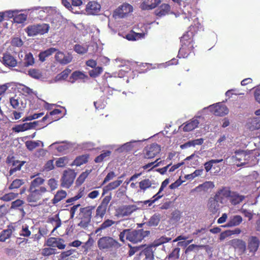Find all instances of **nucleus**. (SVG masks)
<instances>
[{"label": "nucleus", "mask_w": 260, "mask_h": 260, "mask_svg": "<svg viewBox=\"0 0 260 260\" xmlns=\"http://www.w3.org/2000/svg\"><path fill=\"white\" fill-rule=\"evenodd\" d=\"M29 190L30 193L27 197V201L29 203H37L39 200L41 199V198L34 189Z\"/></svg>", "instance_id": "ea45409f"}, {"label": "nucleus", "mask_w": 260, "mask_h": 260, "mask_svg": "<svg viewBox=\"0 0 260 260\" xmlns=\"http://www.w3.org/2000/svg\"><path fill=\"white\" fill-rule=\"evenodd\" d=\"M55 253V249L52 248H45L41 251L42 255L47 256Z\"/></svg>", "instance_id": "e2e57ef3"}, {"label": "nucleus", "mask_w": 260, "mask_h": 260, "mask_svg": "<svg viewBox=\"0 0 260 260\" xmlns=\"http://www.w3.org/2000/svg\"><path fill=\"white\" fill-rule=\"evenodd\" d=\"M230 244L242 253L246 250V243L242 240L238 239L232 240L230 241Z\"/></svg>", "instance_id": "412c9836"}, {"label": "nucleus", "mask_w": 260, "mask_h": 260, "mask_svg": "<svg viewBox=\"0 0 260 260\" xmlns=\"http://www.w3.org/2000/svg\"><path fill=\"white\" fill-rule=\"evenodd\" d=\"M160 151L159 145L153 143L147 146L144 149V158L150 159L154 157Z\"/></svg>", "instance_id": "9b49d317"}, {"label": "nucleus", "mask_w": 260, "mask_h": 260, "mask_svg": "<svg viewBox=\"0 0 260 260\" xmlns=\"http://www.w3.org/2000/svg\"><path fill=\"white\" fill-rule=\"evenodd\" d=\"M250 158V151L237 150L232 156L226 157L224 161L226 165H236L237 166L245 165L248 163Z\"/></svg>", "instance_id": "f257e3e1"}, {"label": "nucleus", "mask_w": 260, "mask_h": 260, "mask_svg": "<svg viewBox=\"0 0 260 260\" xmlns=\"http://www.w3.org/2000/svg\"><path fill=\"white\" fill-rule=\"evenodd\" d=\"M25 183V180L22 179H16L14 180L9 186L10 190L17 189Z\"/></svg>", "instance_id": "c03bdc74"}, {"label": "nucleus", "mask_w": 260, "mask_h": 260, "mask_svg": "<svg viewBox=\"0 0 260 260\" xmlns=\"http://www.w3.org/2000/svg\"><path fill=\"white\" fill-rule=\"evenodd\" d=\"M56 51L57 49L54 48H50L44 51L41 52L39 54V60L42 62L44 61L46 57L50 56Z\"/></svg>", "instance_id": "c9c22d12"}, {"label": "nucleus", "mask_w": 260, "mask_h": 260, "mask_svg": "<svg viewBox=\"0 0 260 260\" xmlns=\"http://www.w3.org/2000/svg\"><path fill=\"white\" fill-rule=\"evenodd\" d=\"M94 208V206H89L80 209L79 218L80 221L78 223V226L82 228H86L89 225Z\"/></svg>", "instance_id": "f03ea898"}, {"label": "nucleus", "mask_w": 260, "mask_h": 260, "mask_svg": "<svg viewBox=\"0 0 260 260\" xmlns=\"http://www.w3.org/2000/svg\"><path fill=\"white\" fill-rule=\"evenodd\" d=\"M27 18V15L24 14L16 13L14 17V22L17 23H22L26 20Z\"/></svg>", "instance_id": "864d4df0"}, {"label": "nucleus", "mask_w": 260, "mask_h": 260, "mask_svg": "<svg viewBox=\"0 0 260 260\" xmlns=\"http://www.w3.org/2000/svg\"><path fill=\"white\" fill-rule=\"evenodd\" d=\"M160 220V215L158 214H154L149 219V221L147 222V224L150 226H157Z\"/></svg>", "instance_id": "58836bf2"}, {"label": "nucleus", "mask_w": 260, "mask_h": 260, "mask_svg": "<svg viewBox=\"0 0 260 260\" xmlns=\"http://www.w3.org/2000/svg\"><path fill=\"white\" fill-rule=\"evenodd\" d=\"M55 247H57L59 249H63L66 247L64 243V240L62 239H56L55 241Z\"/></svg>", "instance_id": "774afa93"}, {"label": "nucleus", "mask_w": 260, "mask_h": 260, "mask_svg": "<svg viewBox=\"0 0 260 260\" xmlns=\"http://www.w3.org/2000/svg\"><path fill=\"white\" fill-rule=\"evenodd\" d=\"M19 11L17 10H8L4 12H3L4 14V17H7L9 18H13V20H14V17L16 13H18Z\"/></svg>", "instance_id": "0e129e2a"}, {"label": "nucleus", "mask_w": 260, "mask_h": 260, "mask_svg": "<svg viewBox=\"0 0 260 260\" xmlns=\"http://www.w3.org/2000/svg\"><path fill=\"white\" fill-rule=\"evenodd\" d=\"M18 194L14 192L6 193L0 198V200L5 202H9L18 197Z\"/></svg>", "instance_id": "3c124183"}, {"label": "nucleus", "mask_w": 260, "mask_h": 260, "mask_svg": "<svg viewBox=\"0 0 260 260\" xmlns=\"http://www.w3.org/2000/svg\"><path fill=\"white\" fill-rule=\"evenodd\" d=\"M35 63V59L31 53H26L24 59V66L27 67Z\"/></svg>", "instance_id": "37998d69"}, {"label": "nucleus", "mask_w": 260, "mask_h": 260, "mask_svg": "<svg viewBox=\"0 0 260 260\" xmlns=\"http://www.w3.org/2000/svg\"><path fill=\"white\" fill-rule=\"evenodd\" d=\"M180 249L178 247L174 248L172 252L168 255V257L174 259H178L180 255Z\"/></svg>", "instance_id": "69168bd1"}, {"label": "nucleus", "mask_w": 260, "mask_h": 260, "mask_svg": "<svg viewBox=\"0 0 260 260\" xmlns=\"http://www.w3.org/2000/svg\"><path fill=\"white\" fill-rule=\"evenodd\" d=\"M192 32H186L183 36L181 38L180 42L182 43V47L179 50V53L183 51L186 46H188L192 41Z\"/></svg>", "instance_id": "393cba45"}, {"label": "nucleus", "mask_w": 260, "mask_h": 260, "mask_svg": "<svg viewBox=\"0 0 260 260\" xmlns=\"http://www.w3.org/2000/svg\"><path fill=\"white\" fill-rule=\"evenodd\" d=\"M68 162V158L66 156H63L61 157L58 158L56 162V165L58 167H64Z\"/></svg>", "instance_id": "13d9d810"}, {"label": "nucleus", "mask_w": 260, "mask_h": 260, "mask_svg": "<svg viewBox=\"0 0 260 260\" xmlns=\"http://www.w3.org/2000/svg\"><path fill=\"white\" fill-rule=\"evenodd\" d=\"M204 142V139L202 138H200L191 141H189L186 143H185L184 144L181 145L182 148H187L188 147L190 146H195L196 145H199L203 144Z\"/></svg>", "instance_id": "79ce46f5"}, {"label": "nucleus", "mask_w": 260, "mask_h": 260, "mask_svg": "<svg viewBox=\"0 0 260 260\" xmlns=\"http://www.w3.org/2000/svg\"><path fill=\"white\" fill-rule=\"evenodd\" d=\"M73 57L71 54L65 55L63 53L58 51L55 55V59L62 64H66L71 62Z\"/></svg>", "instance_id": "aec40b11"}, {"label": "nucleus", "mask_w": 260, "mask_h": 260, "mask_svg": "<svg viewBox=\"0 0 260 260\" xmlns=\"http://www.w3.org/2000/svg\"><path fill=\"white\" fill-rule=\"evenodd\" d=\"M247 126L252 131L260 128V117H255L249 119Z\"/></svg>", "instance_id": "7c9ffc66"}, {"label": "nucleus", "mask_w": 260, "mask_h": 260, "mask_svg": "<svg viewBox=\"0 0 260 260\" xmlns=\"http://www.w3.org/2000/svg\"><path fill=\"white\" fill-rule=\"evenodd\" d=\"M199 124V120L196 118H193L191 120L184 123L183 130L184 132H189L192 131L198 127Z\"/></svg>", "instance_id": "c756f323"}, {"label": "nucleus", "mask_w": 260, "mask_h": 260, "mask_svg": "<svg viewBox=\"0 0 260 260\" xmlns=\"http://www.w3.org/2000/svg\"><path fill=\"white\" fill-rule=\"evenodd\" d=\"M28 75L32 78L36 79H39L42 78L41 72L37 69H32L28 71Z\"/></svg>", "instance_id": "5fc2aeb1"}, {"label": "nucleus", "mask_w": 260, "mask_h": 260, "mask_svg": "<svg viewBox=\"0 0 260 260\" xmlns=\"http://www.w3.org/2000/svg\"><path fill=\"white\" fill-rule=\"evenodd\" d=\"M150 234L149 231H144L143 230H129V235L127 236V240L137 243L142 241L146 237L148 236Z\"/></svg>", "instance_id": "39448f33"}, {"label": "nucleus", "mask_w": 260, "mask_h": 260, "mask_svg": "<svg viewBox=\"0 0 260 260\" xmlns=\"http://www.w3.org/2000/svg\"><path fill=\"white\" fill-rule=\"evenodd\" d=\"M79 256V252L74 249L63 251L59 255L62 260H77Z\"/></svg>", "instance_id": "dca6fc26"}, {"label": "nucleus", "mask_w": 260, "mask_h": 260, "mask_svg": "<svg viewBox=\"0 0 260 260\" xmlns=\"http://www.w3.org/2000/svg\"><path fill=\"white\" fill-rule=\"evenodd\" d=\"M136 141H131L129 142H127L125 144H124L123 145L121 146L120 148H119V150L120 152L122 151H128L131 150L132 148L133 147V146L132 145V143L134 142H136Z\"/></svg>", "instance_id": "052dcab7"}, {"label": "nucleus", "mask_w": 260, "mask_h": 260, "mask_svg": "<svg viewBox=\"0 0 260 260\" xmlns=\"http://www.w3.org/2000/svg\"><path fill=\"white\" fill-rule=\"evenodd\" d=\"M209 108L216 116H223L229 112L226 106L219 103L210 106Z\"/></svg>", "instance_id": "f8f14e48"}, {"label": "nucleus", "mask_w": 260, "mask_h": 260, "mask_svg": "<svg viewBox=\"0 0 260 260\" xmlns=\"http://www.w3.org/2000/svg\"><path fill=\"white\" fill-rule=\"evenodd\" d=\"M137 209V206L134 204L123 205L117 209V216L120 217L129 216Z\"/></svg>", "instance_id": "9d476101"}, {"label": "nucleus", "mask_w": 260, "mask_h": 260, "mask_svg": "<svg viewBox=\"0 0 260 260\" xmlns=\"http://www.w3.org/2000/svg\"><path fill=\"white\" fill-rule=\"evenodd\" d=\"M98 246L101 250H112L119 248L121 244L111 237L104 236L99 239Z\"/></svg>", "instance_id": "7ed1b4c3"}, {"label": "nucleus", "mask_w": 260, "mask_h": 260, "mask_svg": "<svg viewBox=\"0 0 260 260\" xmlns=\"http://www.w3.org/2000/svg\"><path fill=\"white\" fill-rule=\"evenodd\" d=\"M47 184L50 187L51 191H53L58 187V181L54 178L49 179L47 181Z\"/></svg>", "instance_id": "bf43d9fd"}, {"label": "nucleus", "mask_w": 260, "mask_h": 260, "mask_svg": "<svg viewBox=\"0 0 260 260\" xmlns=\"http://www.w3.org/2000/svg\"><path fill=\"white\" fill-rule=\"evenodd\" d=\"M76 176L75 172L71 169L64 171L61 179V186L69 188L72 185Z\"/></svg>", "instance_id": "423d86ee"}, {"label": "nucleus", "mask_w": 260, "mask_h": 260, "mask_svg": "<svg viewBox=\"0 0 260 260\" xmlns=\"http://www.w3.org/2000/svg\"><path fill=\"white\" fill-rule=\"evenodd\" d=\"M155 246L150 245L144 248L140 253V255L142 257L144 256L145 260L154 259V251Z\"/></svg>", "instance_id": "6ab92c4d"}, {"label": "nucleus", "mask_w": 260, "mask_h": 260, "mask_svg": "<svg viewBox=\"0 0 260 260\" xmlns=\"http://www.w3.org/2000/svg\"><path fill=\"white\" fill-rule=\"evenodd\" d=\"M133 8L128 3H123L120 5L114 12L113 16L116 18H124L129 13L132 12Z\"/></svg>", "instance_id": "1a4fd4ad"}, {"label": "nucleus", "mask_w": 260, "mask_h": 260, "mask_svg": "<svg viewBox=\"0 0 260 260\" xmlns=\"http://www.w3.org/2000/svg\"><path fill=\"white\" fill-rule=\"evenodd\" d=\"M170 6L167 4H162L155 11V14L158 17H161L168 14L170 11Z\"/></svg>", "instance_id": "cd10ccee"}, {"label": "nucleus", "mask_w": 260, "mask_h": 260, "mask_svg": "<svg viewBox=\"0 0 260 260\" xmlns=\"http://www.w3.org/2000/svg\"><path fill=\"white\" fill-rule=\"evenodd\" d=\"M100 9V5L94 1H92L89 2L86 5V11L88 14L94 15L99 12Z\"/></svg>", "instance_id": "b1692460"}, {"label": "nucleus", "mask_w": 260, "mask_h": 260, "mask_svg": "<svg viewBox=\"0 0 260 260\" xmlns=\"http://www.w3.org/2000/svg\"><path fill=\"white\" fill-rule=\"evenodd\" d=\"M24 162H21L18 160L13 161V163L12 164L13 168H11L9 171L10 175H12L14 173L16 172V171L20 170L22 166L24 165Z\"/></svg>", "instance_id": "49530a36"}, {"label": "nucleus", "mask_w": 260, "mask_h": 260, "mask_svg": "<svg viewBox=\"0 0 260 260\" xmlns=\"http://www.w3.org/2000/svg\"><path fill=\"white\" fill-rule=\"evenodd\" d=\"M24 204V202L21 200L17 199L11 203V209H17L21 207Z\"/></svg>", "instance_id": "338daca9"}, {"label": "nucleus", "mask_w": 260, "mask_h": 260, "mask_svg": "<svg viewBox=\"0 0 260 260\" xmlns=\"http://www.w3.org/2000/svg\"><path fill=\"white\" fill-rule=\"evenodd\" d=\"M120 221H114L112 219H107L105 220L100 226L95 230V233L97 234V236H102L103 232L106 230L107 229L112 226L113 225H117Z\"/></svg>", "instance_id": "f3484780"}, {"label": "nucleus", "mask_w": 260, "mask_h": 260, "mask_svg": "<svg viewBox=\"0 0 260 260\" xmlns=\"http://www.w3.org/2000/svg\"><path fill=\"white\" fill-rule=\"evenodd\" d=\"M62 143L63 144L62 145H60L58 146H56V145L57 144H59V142H56L53 143L49 146V147L52 148H55L57 150V151H58L59 152H65L72 147V144L70 143H67V142H66V143L62 142Z\"/></svg>", "instance_id": "c85d7f7f"}, {"label": "nucleus", "mask_w": 260, "mask_h": 260, "mask_svg": "<svg viewBox=\"0 0 260 260\" xmlns=\"http://www.w3.org/2000/svg\"><path fill=\"white\" fill-rule=\"evenodd\" d=\"M245 198L244 196L241 195L236 191L231 190L229 201L232 205H237L242 202Z\"/></svg>", "instance_id": "4be33fe9"}, {"label": "nucleus", "mask_w": 260, "mask_h": 260, "mask_svg": "<svg viewBox=\"0 0 260 260\" xmlns=\"http://www.w3.org/2000/svg\"><path fill=\"white\" fill-rule=\"evenodd\" d=\"M67 195V192L63 190H60L57 191L54 195L53 199L52 200V203L56 205L57 203L66 198Z\"/></svg>", "instance_id": "72a5a7b5"}, {"label": "nucleus", "mask_w": 260, "mask_h": 260, "mask_svg": "<svg viewBox=\"0 0 260 260\" xmlns=\"http://www.w3.org/2000/svg\"><path fill=\"white\" fill-rule=\"evenodd\" d=\"M220 203V201L214 197L210 198L208 202V210L212 214H216L219 212L220 209L222 207Z\"/></svg>", "instance_id": "2eb2a0df"}, {"label": "nucleus", "mask_w": 260, "mask_h": 260, "mask_svg": "<svg viewBox=\"0 0 260 260\" xmlns=\"http://www.w3.org/2000/svg\"><path fill=\"white\" fill-rule=\"evenodd\" d=\"M10 103L13 109L23 111L26 106V100L22 95H15L10 99Z\"/></svg>", "instance_id": "0eeeda50"}, {"label": "nucleus", "mask_w": 260, "mask_h": 260, "mask_svg": "<svg viewBox=\"0 0 260 260\" xmlns=\"http://www.w3.org/2000/svg\"><path fill=\"white\" fill-rule=\"evenodd\" d=\"M242 217L240 215L231 216L224 226L232 227L237 226L242 222Z\"/></svg>", "instance_id": "bb28decb"}, {"label": "nucleus", "mask_w": 260, "mask_h": 260, "mask_svg": "<svg viewBox=\"0 0 260 260\" xmlns=\"http://www.w3.org/2000/svg\"><path fill=\"white\" fill-rule=\"evenodd\" d=\"M3 63L7 66L14 67L17 63L16 59L10 54H5L3 57Z\"/></svg>", "instance_id": "a878e982"}, {"label": "nucleus", "mask_w": 260, "mask_h": 260, "mask_svg": "<svg viewBox=\"0 0 260 260\" xmlns=\"http://www.w3.org/2000/svg\"><path fill=\"white\" fill-rule=\"evenodd\" d=\"M231 190L228 187L222 186L219 188L215 193L214 197L220 201L221 204H224L229 200Z\"/></svg>", "instance_id": "6e6552de"}, {"label": "nucleus", "mask_w": 260, "mask_h": 260, "mask_svg": "<svg viewBox=\"0 0 260 260\" xmlns=\"http://www.w3.org/2000/svg\"><path fill=\"white\" fill-rule=\"evenodd\" d=\"M107 207L105 204H101L96 209V213L94 216V218L99 219V218L102 219L105 216Z\"/></svg>", "instance_id": "473e14b6"}, {"label": "nucleus", "mask_w": 260, "mask_h": 260, "mask_svg": "<svg viewBox=\"0 0 260 260\" xmlns=\"http://www.w3.org/2000/svg\"><path fill=\"white\" fill-rule=\"evenodd\" d=\"M87 75H85L84 73L77 71L74 72L71 77H70V82L72 83H74L76 80L78 79H87Z\"/></svg>", "instance_id": "f704fd0d"}, {"label": "nucleus", "mask_w": 260, "mask_h": 260, "mask_svg": "<svg viewBox=\"0 0 260 260\" xmlns=\"http://www.w3.org/2000/svg\"><path fill=\"white\" fill-rule=\"evenodd\" d=\"M48 222L51 223L54 226L52 232L59 228L61 224V221L59 218L58 214H55L48 218Z\"/></svg>", "instance_id": "2f4dec72"}, {"label": "nucleus", "mask_w": 260, "mask_h": 260, "mask_svg": "<svg viewBox=\"0 0 260 260\" xmlns=\"http://www.w3.org/2000/svg\"><path fill=\"white\" fill-rule=\"evenodd\" d=\"M12 234V232L11 229H7L3 231L1 235H0V241H6L7 239L11 237Z\"/></svg>", "instance_id": "603ef678"}, {"label": "nucleus", "mask_w": 260, "mask_h": 260, "mask_svg": "<svg viewBox=\"0 0 260 260\" xmlns=\"http://www.w3.org/2000/svg\"><path fill=\"white\" fill-rule=\"evenodd\" d=\"M161 0H145L141 5V8L143 10H152L156 8L160 3Z\"/></svg>", "instance_id": "5701e85b"}, {"label": "nucleus", "mask_w": 260, "mask_h": 260, "mask_svg": "<svg viewBox=\"0 0 260 260\" xmlns=\"http://www.w3.org/2000/svg\"><path fill=\"white\" fill-rule=\"evenodd\" d=\"M74 50L78 54H83L88 51V47L86 45H76L74 46Z\"/></svg>", "instance_id": "6e6d98bb"}, {"label": "nucleus", "mask_w": 260, "mask_h": 260, "mask_svg": "<svg viewBox=\"0 0 260 260\" xmlns=\"http://www.w3.org/2000/svg\"><path fill=\"white\" fill-rule=\"evenodd\" d=\"M140 191L145 192L149 188H155L158 185V183L153 179L145 178L139 183Z\"/></svg>", "instance_id": "ddd939ff"}, {"label": "nucleus", "mask_w": 260, "mask_h": 260, "mask_svg": "<svg viewBox=\"0 0 260 260\" xmlns=\"http://www.w3.org/2000/svg\"><path fill=\"white\" fill-rule=\"evenodd\" d=\"M71 70H65L62 71L60 74H58L55 78L56 81H60L62 80L66 79L69 76V73H70Z\"/></svg>", "instance_id": "4d7b16f0"}, {"label": "nucleus", "mask_w": 260, "mask_h": 260, "mask_svg": "<svg viewBox=\"0 0 260 260\" xmlns=\"http://www.w3.org/2000/svg\"><path fill=\"white\" fill-rule=\"evenodd\" d=\"M88 161V157L86 155H82L77 157L73 161V165L76 166H80L85 164Z\"/></svg>", "instance_id": "8fccbe9b"}, {"label": "nucleus", "mask_w": 260, "mask_h": 260, "mask_svg": "<svg viewBox=\"0 0 260 260\" xmlns=\"http://www.w3.org/2000/svg\"><path fill=\"white\" fill-rule=\"evenodd\" d=\"M34 227H31L30 229H29L28 225L24 224L22 226V229L20 231L19 235L21 236L24 237H28L30 236L31 233H33V231H31L30 230H33Z\"/></svg>", "instance_id": "a19ab883"}, {"label": "nucleus", "mask_w": 260, "mask_h": 260, "mask_svg": "<svg viewBox=\"0 0 260 260\" xmlns=\"http://www.w3.org/2000/svg\"><path fill=\"white\" fill-rule=\"evenodd\" d=\"M40 143L42 144V147L44 146V143L42 142H41L40 141H26L25 142V145L29 151H32L34 149H35L36 148L39 147L40 146Z\"/></svg>", "instance_id": "a18cd8bd"}, {"label": "nucleus", "mask_w": 260, "mask_h": 260, "mask_svg": "<svg viewBox=\"0 0 260 260\" xmlns=\"http://www.w3.org/2000/svg\"><path fill=\"white\" fill-rule=\"evenodd\" d=\"M45 180L41 177H37L35 178L31 182L30 185L29 189H33L39 187L40 185L43 184Z\"/></svg>", "instance_id": "de8ad7c7"}, {"label": "nucleus", "mask_w": 260, "mask_h": 260, "mask_svg": "<svg viewBox=\"0 0 260 260\" xmlns=\"http://www.w3.org/2000/svg\"><path fill=\"white\" fill-rule=\"evenodd\" d=\"M47 232L44 229H40L38 231V234H32L31 238L34 239L35 240H39L41 239L42 236H44L47 234Z\"/></svg>", "instance_id": "680f3d73"}, {"label": "nucleus", "mask_w": 260, "mask_h": 260, "mask_svg": "<svg viewBox=\"0 0 260 260\" xmlns=\"http://www.w3.org/2000/svg\"><path fill=\"white\" fill-rule=\"evenodd\" d=\"M122 183V180L118 179L116 181H114L112 182L109 183L108 185L105 186L103 188L104 193L107 192L110 190H113L119 186Z\"/></svg>", "instance_id": "e433bc0d"}, {"label": "nucleus", "mask_w": 260, "mask_h": 260, "mask_svg": "<svg viewBox=\"0 0 260 260\" xmlns=\"http://www.w3.org/2000/svg\"><path fill=\"white\" fill-rule=\"evenodd\" d=\"M39 121H36L32 122L24 123L22 124H18L13 128L14 132L19 133L28 129L35 128Z\"/></svg>", "instance_id": "a211bd4d"}, {"label": "nucleus", "mask_w": 260, "mask_h": 260, "mask_svg": "<svg viewBox=\"0 0 260 260\" xmlns=\"http://www.w3.org/2000/svg\"><path fill=\"white\" fill-rule=\"evenodd\" d=\"M144 33H137L134 31H131L126 35V39L129 41H136L144 37Z\"/></svg>", "instance_id": "4c0bfd02"}, {"label": "nucleus", "mask_w": 260, "mask_h": 260, "mask_svg": "<svg viewBox=\"0 0 260 260\" xmlns=\"http://www.w3.org/2000/svg\"><path fill=\"white\" fill-rule=\"evenodd\" d=\"M259 240L255 236L250 237L248 241L247 250L251 255H254L259 246Z\"/></svg>", "instance_id": "4468645a"}, {"label": "nucleus", "mask_w": 260, "mask_h": 260, "mask_svg": "<svg viewBox=\"0 0 260 260\" xmlns=\"http://www.w3.org/2000/svg\"><path fill=\"white\" fill-rule=\"evenodd\" d=\"M92 69L88 72L89 75L91 78H96L99 76L103 72V69L101 67H95Z\"/></svg>", "instance_id": "09e8293b"}, {"label": "nucleus", "mask_w": 260, "mask_h": 260, "mask_svg": "<svg viewBox=\"0 0 260 260\" xmlns=\"http://www.w3.org/2000/svg\"><path fill=\"white\" fill-rule=\"evenodd\" d=\"M50 26L48 24L41 23L29 25L26 28V31L28 36L43 35L48 32Z\"/></svg>", "instance_id": "20e7f679"}]
</instances>
